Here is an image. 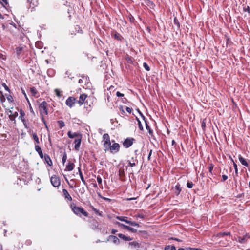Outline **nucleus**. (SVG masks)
Returning a JSON list of instances; mask_svg holds the SVG:
<instances>
[{"label": "nucleus", "instance_id": "1", "mask_svg": "<svg viewBox=\"0 0 250 250\" xmlns=\"http://www.w3.org/2000/svg\"><path fill=\"white\" fill-rule=\"evenodd\" d=\"M103 140H104V147L105 151L109 149V146L111 145L110 137L108 134L105 133L103 136Z\"/></svg>", "mask_w": 250, "mask_h": 250}, {"label": "nucleus", "instance_id": "2", "mask_svg": "<svg viewBox=\"0 0 250 250\" xmlns=\"http://www.w3.org/2000/svg\"><path fill=\"white\" fill-rule=\"evenodd\" d=\"M72 209L74 212L77 215H80L81 214H83L85 216H87L88 215V213L86 212L83 208L81 207H78L76 206L72 207L71 206Z\"/></svg>", "mask_w": 250, "mask_h": 250}, {"label": "nucleus", "instance_id": "3", "mask_svg": "<svg viewBox=\"0 0 250 250\" xmlns=\"http://www.w3.org/2000/svg\"><path fill=\"white\" fill-rule=\"evenodd\" d=\"M47 104L46 102L43 101L39 105V110L42 116H43V114L47 115L48 114Z\"/></svg>", "mask_w": 250, "mask_h": 250}, {"label": "nucleus", "instance_id": "4", "mask_svg": "<svg viewBox=\"0 0 250 250\" xmlns=\"http://www.w3.org/2000/svg\"><path fill=\"white\" fill-rule=\"evenodd\" d=\"M50 182L55 188L59 187L61 185V180L56 175H53L50 178Z\"/></svg>", "mask_w": 250, "mask_h": 250}, {"label": "nucleus", "instance_id": "5", "mask_svg": "<svg viewBox=\"0 0 250 250\" xmlns=\"http://www.w3.org/2000/svg\"><path fill=\"white\" fill-rule=\"evenodd\" d=\"M134 140V139L132 138H128L123 142V146L126 148H128L132 146Z\"/></svg>", "mask_w": 250, "mask_h": 250}, {"label": "nucleus", "instance_id": "6", "mask_svg": "<svg viewBox=\"0 0 250 250\" xmlns=\"http://www.w3.org/2000/svg\"><path fill=\"white\" fill-rule=\"evenodd\" d=\"M120 148V145L118 143H114L112 146L110 145L109 146V149L111 152H117L119 151Z\"/></svg>", "mask_w": 250, "mask_h": 250}, {"label": "nucleus", "instance_id": "7", "mask_svg": "<svg viewBox=\"0 0 250 250\" xmlns=\"http://www.w3.org/2000/svg\"><path fill=\"white\" fill-rule=\"evenodd\" d=\"M76 99L73 97H69L66 101V104L67 106L71 107L75 104Z\"/></svg>", "mask_w": 250, "mask_h": 250}, {"label": "nucleus", "instance_id": "8", "mask_svg": "<svg viewBox=\"0 0 250 250\" xmlns=\"http://www.w3.org/2000/svg\"><path fill=\"white\" fill-rule=\"evenodd\" d=\"M82 136H78L74 141L75 149L76 150H79L81 143Z\"/></svg>", "mask_w": 250, "mask_h": 250}, {"label": "nucleus", "instance_id": "9", "mask_svg": "<svg viewBox=\"0 0 250 250\" xmlns=\"http://www.w3.org/2000/svg\"><path fill=\"white\" fill-rule=\"evenodd\" d=\"M118 224L119 225V226L123 227L124 229H126L130 231H131L132 232H137V230L133 228H131L130 227L120 223H118Z\"/></svg>", "mask_w": 250, "mask_h": 250}, {"label": "nucleus", "instance_id": "10", "mask_svg": "<svg viewBox=\"0 0 250 250\" xmlns=\"http://www.w3.org/2000/svg\"><path fill=\"white\" fill-rule=\"evenodd\" d=\"M62 193H63V196L65 197V199H67L69 201H71L72 200V197H71V196L70 195V194H69L68 192L67 191V190L66 189H63L62 190Z\"/></svg>", "mask_w": 250, "mask_h": 250}, {"label": "nucleus", "instance_id": "11", "mask_svg": "<svg viewBox=\"0 0 250 250\" xmlns=\"http://www.w3.org/2000/svg\"><path fill=\"white\" fill-rule=\"evenodd\" d=\"M86 97L87 95L84 94H82L80 96L79 100L78 101V103L80 105H82L84 103Z\"/></svg>", "mask_w": 250, "mask_h": 250}, {"label": "nucleus", "instance_id": "12", "mask_svg": "<svg viewBox=\"0 0 250 250\" xmlns=\"http://www.w3.org/2000/svg\"><path fill=\"white\" fill-rule=\"evenodd\" d=\"M249 236L248 235H245L242 237H238V241L241 243H244L247 242L248 239L249 238Z\"/></svg>", "mask_w": 250, "mask_h": 250}, {"label": "nucleus", "instance_id": "13", "mask_svg": "<svg viewBox=\"0 0 250 250\" xmlns=\"http://www.w3.org/2000/svg\"><path fill=\"white\" fill-rule=\"evenodd\" d=\"M109 239L110 240H112V242L114 243V244H118L120 242V240L119 239H118V237H117L116 236H114V235H110L109 236Z\"/></svg>", "mask_w": 250, "mask_h": 250}, {"label": "nucleus", "instance_id": "14", "mask_svg": "<svg viewBox=\"0 0 250 250\" xmlns=\"http://www.w3.org/2000/svg\"><path fill=\"white\" fill-rule=\"evenodd\" d=\"M67 134H68V137L70 138H73L74 137H77V138H78V136H81V135L75 132V133H72L71 131H69L68 132Z\"/></svg>", "mask_w": 250, "mask_h": 250}, {"label": "nucleus", "instance_id": "15", "mask_svg": "<svg viewBox=\"0 0 250 250\" xmlns=\"http://www.w3.org/2000/svg\"><path fill=\"white\" fill-rule=\"evenodd\" d=\"M24 49V47L19 46L16 48V52L18 57H19L21 53Z\"/></svg>", "mask_w": 250, "mask_h": 250}, {"label": "nucleus", "instance_id": "16", "mask_svg": "<svg viewBox=\"0 0 250 250\" xmlns=\"http://www.w3.org/2000/svg\"><path fill=\"white\" fill-rule=\"evenodd\" d=\"M44 159H45V161H46V163L48 165H49L50 166L52 165V161H51L50 157L49 156V155H48L47 154H45V155H44Z\"/></svg>", "mask_w": 250, "mask_h": 250}, {"label": "nucleus", "instance_id": "17", "mask_svg": "<svg viewBox=\"0 0 250 250\" xmlns=\"http://www.w3.org/2000/svg\"><path fill=\"white\" fill-rule=\"evenodd\" d=\"M74 167V164L73 163L69 162L66 165V169L68 171H72Z\"/></svg>", "mask_w": 250, "mask_h": 250}, {"label": "nucleus", "instance_id": "18", "mask_svg": "<svg viewBox=\"0 0 250 250\" xmlns=\"http://www.w3.org/2000/svg\"><path fill=\"white\" fill-rule=\"evenodd\" d=\"M116 218L120 221H123L128 224L129 220H127V217L126 216H117Z\"/></svg>", "mask_w": 250, "mask_h": 250}, {"label": "nucleus", "instance_id": "19", "mask_svg": "<svg viewBox=\"0 0 250 250\" xmlns=\"http://www.w3.org/2000/svg\"><path fill=\"white\" fill-rule=\"evenodd\" d=\"M118 235L119 237H120L121 239H122L125 241H130L132 240V239L130 237L126 236L123 234L120 233L118 234Z\"/></svg>", "mask_w": 250, "mask_h": 250}, {"label": "nucleus", "instance_id": "20", "mask_svg": "<svg viewBox=\"0 0 250 250\" xmlns=\"http://www.w3.org/2000/svg\"><path fill=\"white\" fill-rule=\"evenodd\" d=\"M138 162L136 158H134L133 157H132L131 158V161L129 160L128 161V165L129 166H130V167H134L136 166V163L135 162Z\"/></svg>", "mask_w": 250, "mask_h": 250}, {"label": "nucleus", "instance_id": "21", "mask_svg": "<svg viewBox=\"0 0 250 250\" xmlns=\"http://www.w3.org/2000/svg\"><path fill=\"white\" fill-rule=\"evenodd\" d=\"M239 160L240 162H241V163L243 165L246 166V167L248 166V163L247 162L246 160L244 158H243L242 157H241L240 155L239 157Z\"/></svg>", "mask_w": 250, "mask_h": 250}, {"label": "nucleus", "instance_id": "22", "mask_svg": "<svg viewBox=\"0 0 250 250\" xmlns=\"http://www.w3.org/2000/svg\"><path fill=\"white\" fill-rule=\"evenodd\" d=\"M181 191V189L180 188V185L179 184H177L175 186V193L177 195H178Z\"/></svg>", "mask_w": 250, "mask_h": 250}, {"label": "nucleus", "instance_id": "23", "mask_svg": "<svg viewBox=\"0 0 250 250\" xmlns=\"http://www.w3.org/2000/svg\"><path fill=\"white\" fill-rule=\"evenodd\" d=\"M165 250H176V248L174 246L168 245L165 247Z\"/></svg>", "mask_w": 250, "mask_h": 250}, {"label": "nucleus", "instance_id": "24", "mask_svg": "<svg viewBox=\"0 0 250 250\" xmlns=\"http://www.w3.org/2000/svg\"><path fill=\"white\" fill-rule=\"evenodd\" d=\"M30 91L32 96H36L37 92L35 87H33L30 88Z\"/></svg>", "mask_w": 250, "mask_h": 250}, {"label": "nucleus", "instance_id": "25", "mask_svg": "<svg viewBox=\"0 0 250 250\" xmlns=\"http://www.w3.org/2000/svg\"><path fill=\"white\" fill-rule=\"evenodd\" d=\"M33 139L35 140V142L36 143V144H38L39 143V139L36 133L33 134Z\"/></svg>", "mask_w": 250, "mask_h": 250}, {"label": "nucleus", "instance_id": "26", "mask_svg": "<svg viewBox=\"0 0 250 250\" xmlns=\"http://www.w3.org/2000/svg\"><path fill=\"white\" fill-rule=\"evenodd\" d=\"M128 224L132 226H135V227H139L140 226V225L138 223H137L135 222L131 221L130 220L129 221Z\"/></svg>", "mask_w": 250, "mask_h": 250}, {"label": "nucleus", "instance_id": "27", "mask_svg": "<svg viewBox=\"0 0 250 250\" xmlns=\"http://www.w3.org/2000/svg\"><path fill=\"white\" fill-rule=\"evenodd\" d=\"M58 124L59 125L60 128H62L65 125V124H64V122L62 120L58 121Z\"/></svg>", "mask_w": 250, "mask_h": 250}, {"label": "nucleus", "instance_id": "28", "mask_svg": "<svg viewBox=\"0 0 250 250\" xmlns=\"http://www.w3.org/2000/svg\"><path fill=\"white\" fill-rule=\"evenodd\" d=\"M119 176H120L121 178L123 177L124 176H125V174L124 170L120 169L119 171Z\"/></svg>", "mask_w": 250, "mask_h": 250}, {"label": "nucleus", "instance_id": "29", "mask_svg": "<svg viewBox=\"0 0 250 250\" xmlns=\"http://www.w3.org/2000/svg\"><path fill=\"white\" fill-rule=\"evenodd\" d=\"M55 94H56V95L58 97H61V96H62L61 92L59 89H55Z\"/></svg>", "mask_w": 250, "mask_h": 250}, {"label": "nucleus", "instance_id": "30", "mask_svg": "<svg viewBox=\"0 0 250 250\" xmlns=\"http://www.w3.org/2000/svg\"><path fill=\"white\" fill-rule=\"evenodd\" d=\"M174 23L178 28L180 27V23L179 22L178 19H177L176 18H175L174 19Z\"/></svg>", "mask_w": 250, "mask_h": 250}, {"label": "nucleus", "instance_id": "31", "mask_svg": "<svg viewBox=\"0 0 250 250\" xmlns=\"http://www.w3.org/2000/svg\"><path fill=\"white\" fill-rule=\"evenodd\" d=\"M80 176L82 182L85 185L86 183L85 180L84 179L82 172L80 173Z\"/></svg>", "mask_w": 250, "mask_h": 250}, {"label": "nucleus", "instance_id": "32", "mask_svg": "<svg viewBox=\"0 0 250 250\" xmlns=\"http://www.w3.org/2000/svg\"><path fill=\"white\" fill-rule=\"evenodd\" d=\"M143 66L144 67V68L146 70V71H149L150 70V68L148 66V65H147V64L146 62H144L143 63Z\"/></svg>", "mask_w": 250, "mask_h": 250}, {"label": "nucleus", "instance_id": "33", "mask_svg": "<svg viewBox=\"0 0 250 250\" xmlns=\"http://www.w3.org/2000/svg\"><path fill=\"white\" fill-rule=\"evenodd\" d=\"M66 159H67V155L65 153L62 157V163L64 165V163H65L66 161Z\"/></svg>", "mask_w": 250, "mask_h": 250}, {"label": "nucleus", "instance_id": "34", "mask_svg": "<svg viewBox=\"0 0 250 250\" xmlns=\"http://www.w3.org/2000/svg\"><path fill=\"white\" fill-rule=\"evenodd\" d=\"M193 184L192 182H188L187 184V186L189 188H192L193 187Z\"/></svg>", "mask_w": 250, "mask_h": 250}, {"label": "nucleus", "instance_id": "35", "mask_svg": "<svg viewBox=\"0 0 250 250\" xmlns=\"http://www.w3.org/2000/svg\"><path fill=\"white\" fill-rule=\"evenodd\" d=\"M137 120H138V125H139V129L141 130H143V127L142 125L141 124V123L139 119H137Z\"/></svg>", "mask_w": 250, "mask_h": 250}, {"label": "nucleus", "instance_id": "36", "mask_svg": "<svg viewBox=\"0 0 250 250\" xmlns=\"http://www.w3.org/2000/svg\"><path fill=\"white\" fill-rule=\"evenodd\" d=\"M35 148L36 151L38 153L39 152H40L42 150L41 147L38 145H35Z\"/></svg>", "mask_w": 250, "mask_h": 250}, {"label": "nucleus", "instance_id": "37", "mask_svg": "<svg viewBox=\"0 0 250 250\" xmlns=\"http://www.w3.org/2000/svg\"><path fill=\"white\" fill-rule=\"evenodd\" d=\"M130 245L133 246L134 247H138L139 244L136 242H132L129 243Z\"/></svg>", "mask_w": 250, "mask_h": 250}, {"label": "nucleus", "instance_id": "38", "mask_svg": "<svg viewBox=\"0 0 250 250\" xmlns=\"http://www.w3.org/2000/svg\"><path fill=\"white\" fill-rule=\"evenodd\" d=\"M97 180L99 184H102V179L101 177L99 176H98L97 177Z\"/></svg>", "mask_w": 250, "mask_h": 250}, {"label": "nucleus", "instance_id": "39", "mask_svg": "<svg viewBox=\"0 0 250 250\" xmlns=\"http://www.w3.org/2000/svg\"><path fill=\"white\" fill-rule=\"evenodd\" d=\"M24 112L21 110L20 112V116L19 117V118H20L21 119V118H24L23 117L24 116Z\"/></svg>", "mask_w": 250, "mask_h": 250}, {"label": "nucleus", "instance_id": "40", "mask_svg": "<svg viewBox=\"0 0 250 250\" xmlns=\"http://www.w3.org/2000/svg\"><path fill=\"white\" fill-rule=\"evenodd\" d=\"M233 166H234V169H235V173L237 174V173H238V168H237V165L235 163H234Z\"/></svg>", "mask_w": 250, "mask_h": 250}, {"label": "nucleus", "instance_id": "41", "mask_svg": "<svg viewBox=\"0 0 250 250\" xmlns=\"http://www.w3.org/2000/svg\"><path fill=\"white\" fill-rule=\"evenodd\" d=\"M125 110L129 113H130L132 111V109L131 108H129L128 107H126Z\"/></svg>", "mask_w": 250, "mask_h": 250}, {"label": "nucleus", "instance_id": "42", "mask_svg": "<svg viewBox=\"0 0 250 250\" xmlns=\"http://www.w3.org/2000/svg\"><path fill=\"white\" fill-rule=\"evenodd\" d=\"M116 95L118 97H123V96H124V94L121 93H120L119 91L117 92Z\"/></svg>", "mask_w": 250, "mask_h": 250}, {"label": "nucleus", "instance_id": "43", "mask_svg": "<svg viewBox=\"0 0 250 250\" xmlns=\"http://www.w3.org/2000/svg\"><path fill=\"white\" fill-rule=\"evenodd\" d=\"M213 165L211 164V165H210L209 168V171L210 173H212V171L213 170Z\"/></svg>", "mask_w": 250, "mask_h": 250}, {"label": "nucleus", "instance_id": "44", "mask_svg": "<svg viewBox=\"0 0 250 250\" xmlns=\"http://www.w3.org/2000/svg\"><path fill=\"white\" fill-rule=\"evenodd\" d=\"M228 179V176L226 175H223L222 176V181H225L226 180Z\"/></svg>", "mask_w": 250, "mask_h": 250}, {"label": "nucleus", "instance_id": "45", "mask_svg": "<svg viewBox=\"0 0 250 250\" xmlns=\"http://www.w3.org/2000/svg\"><path fill=\"white\" fill-rule=\"evenodd\" d=\"M2 85L3 86L5 90H6L8 91H9V89L5 83H3Z\"/></svg>", "mask_w": 250, "mask_h": 250}, {"label": "nucleus", "instance_id": "46", "mask_svg": "<svg viewBox=\"0 0 250 250\" xmlns=\"http://www.w3.org/2000/svg\"><path fill=\"white\" fill-rule=\"evenodd\" d=\"M7 99L9 102H12L13 98L11 95H9L7 97Z\"/></svg>", "mask_w": 250, "mask_h": 250}, {"label": "nucleus", "instance_id": "47", "mask_svg": "<svg viewBox=\"0 0 250 250\" xmlns=\"http://www.w3.org/2000/svg\"><path fill=\"white\" fill-rule=\"evenodd\" d=\"M38 154H39V155H40V157H41V158H43V153H42V150H41L40 152H38Z\"/></svg>", "mask_w": 250, "mask_h": 250}, {"label": "nucleus", "instance_id": "48", "mask_svg": "<svg viewBox=\"0 0 250 250\" xmlns=\"http://www.w3.org/2000/svg\"><path fill=\"white\" fill-rule=\"evenodd\" d=\"M145 124H146V128L147 129V130H148V129H150V126L148 125L146 121V120H145Z\"/></svg>", "mask_w": 250, "mask_h": 250}, {"label": "nucleus", "instance_id": "49", "mask_svg": "<svg viewBox=\"0 0 250 250\" xmlns=\"http://www.w3.org/2000/svg\"><path fill=\"white\" fill-rule=\"evenodd\" d=\"M201 126H202V127L203 128H205V127H206V123H205V121H203L202 122Z\"/></svg>", "mask_w": 250, "mask_h": 250}, {"label": "nucleus", "instance_id": "50", "mask_svg": "<svg viewBox=\"0 0 250 250\" xmlns=\"http://www.w3.org/2000/svg\"><path fill=\"white\" fill-rule=\"evenodd\" d=\"M152 153V150H150L148 156V160H149L150 159L151 155Z\"/></svg>", "mask_w": 250, "mask_h": 250}, {"label": "nucleus", "instance_id": "51", "mask_svg": "<svg viewBox=\"0 0 250 250\" xmlns=\"http://www.w3.org/2000/svg\"><path fill=\"white\" fill-rule=\"evenodd\" d=\"M120 110H121V111H122V113H123V114H124L125 113V111H124V110L123 109V106H120Z\"/></svg>", "mask_w": 250, "mask_h": 250}, {"label": "nucleus", "instance_id": "52", "mask_svg": "<svg viewBox=\"0 0 250 250\" xmlns=\"http://www.w3.org/2000/svg\"><path fill=\"white\" fill-rule=\"evenodd\" d=\"M1 1L3 2V3L5 4V5H7L8 4V2H7V0H1Z\"/></svg>", "mask_w": 250, "mask_h": 250}, {"label": "nucleus", "instance_id": "53", "mask_svg": "<svg viewBox=\"0 0 250 250\" xmlns=\"http://www.w3.org/2000/svg\"><path fill=\"white\" fill-rule=\"evenodd\" d=\"M170 239L175 240H176V241H177L178 242H181L182 241V240H180V239H179L178 238H171Z\"/></svg>", "mask_w": 250, "mask_h": 250}, {"label": "nucleus", "instance_id": "54", "mask_svg": "<svg viewBox=\"0 0 250 250\" xmlns=\"http://www.w3.org/2000/svg\"><path fill=\"white\" fill-rule=\"evenodd\" d=\"M4 56L0 53V59H4Z\"/></svg>", "mask_w": 250, "mask_h": 250}, {"label": "nucleus", "instance_id": "55", "mask_svg": "<svg viewBox=\"0 0 250 250\" xmlns=\"http://www.w3.org/2000/svg\"><path fill=\"white\" fill-rule=\"evenodd\" d=\"M22 92L23 94V95H24V96L26 98V99H27V97L26 96V94L25 91L24 90H22Z\"/></svg>", "mask_w": 250, "mask_h": 250}, {"label": "nucleus", "instance_id": "56", "mask_svg": "<svg viewBox=\"0 0 250 250\" xmlns=\"http://www.w3.org/2000/svg\"><path fill=\"white\" fill-rule=\"evenodd\" d=\"M244 10H245V11H248L250 12V8H249V6H247L246 8H245L244 9Z\"/></svg>", "mask_w": 250, "mask_h": 250}, {"label": "nucleus", "instance_id": "57", "mask_svg": "<svg viewBox=\"0 0 250 250\" xmlns=\"http://www.w3.org/2000/svg\"><path fill=\"white\" fill-rule=\"evenodd\" d=\"M117 232V230H116L115 229H112L111 232L112 234H115L116 232Z\"/></svg>", "mask_w": 250, "mask_h": 250}, {"label": "nucleus", "instance_id": "58", "mask_svg": "<svg viewBox=\"0 0 250 250\" xmlns=\"http://www.w3.org/2000/svg\"><path fill=\"white\" fill-rule=\"evenodd\" d=\"M139 112L140 115H141L142 117L143 118L144 120H145V116L139 111Z\"/></svg>", "mask_w": 250, "mask_h": 250}, {"label": "nucleus", "instance_id": "59", "mask_svg": "<svg viewBox=\"0 0 250 250\" xmlns=\"http://www.w3.org/2000/svg\"><path fill=\"white\" fill-rule=\"evenodd\" d=\"M136 199V198H127V200H135Z\"/></svg>", "mask_w": 250, "mask_h": 250}, {"label": "nucleus", "instance_id": "60", "mask_svg": "<svg viewBox=\"0 0 250 250\" xmlns=\"http://www.w3.org/2000/svg\"><path fill=\"white\" fill-rule=\"evenodd\" d=\"M192 248H190V247H188V248H186V250H192Z\"/></svg>", "mask_w": 250, "mask_h": 250}, {"label": "nucleus", "instance_id": "61", "mask_svg": "<svg viewBox=\"0 0 250 250\" xmlns=\"http://www.w3.org/2000/svg\"><path fill=\"white\" fill-rule=\"evenodd\" d=\"M83 80H82V79H80L79 80V83H83Z\"/></svg>", "mask_w": 250, "mask_h": 250}, {"label": "nucleus", "instance_id": "62", "mask_svg": "<svg viewBox=\"0 0 250 250\" xmlns=\"http://www.w3.org/2000/svg\"><path fill=\"white\" fill-rule=\"evenodd\" d=\"M21 121H22V122H23V124H24V123H26V121H25L24 118H21Z\"/></svg>", "mask_w": 250, "mask_h": 250}, {"label": "nucleus", "instance_id": "63", "mask_svg": "<svg viewBox=\"0 0 250 250\" xmlns=\"http://www.w3.org/2000/svg\"><path fill=\"white\" fill-rule=\"evenodd\" d=\"M78 171H79V175H80V173H81V172H82V171H81V167H78Z\"/></svg>", "mask_w": 250, "mask_h": 250}, {"label": "nucleus", "instance_id": "64", "mask_svg": "<svg viewBox=\"0 0 250 250\" xmlns=\"http://www.w3.org/2000/svg\"><path fill=\"white\" fill-rule=\"evenodd\" d=\"M192 250H202L199 249V248H193Z\"/></svg>", "mask_w": 250, "mask_h": 250}]
</instances>
